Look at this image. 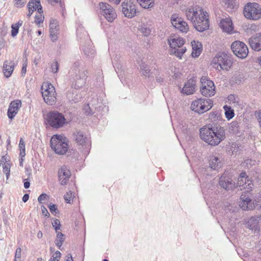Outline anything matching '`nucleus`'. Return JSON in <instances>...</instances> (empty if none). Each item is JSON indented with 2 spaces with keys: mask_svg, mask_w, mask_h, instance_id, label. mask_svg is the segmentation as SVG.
<instances>
[{
  "mask_svg": "<svg viewBox=\"0 0 261 261\" xmlns=\"http://www.w3.org/2000/svg\"><path fill=\"white\" fill-rule=\"evenodd\" d=\"M184 13L187 20L198 32H202L209 28L208 13L201 6H191L184 11Z\"/></svg>",
  "mask_w": 261,
  "mask_h": 261,
  "instance_id": "obj_1",
  "label": "nucleus"
},
{
  "mask_svg": "<svg viewBox=\"0 0 261 261\" xmlns=\"http://www.w3.org/2000/svg\"><path fill=\"white\" fill-rule=\"evenodd\" d=\"M200 139L208 145L216 146L226 138V133L224 127L220 126L203 127L199 130Z\"/></svg>",
  "mask_w": 261,
  "mask_h": 261,
  "instance_id": "obj_2",
  "label": "nucleus"
},
{
  "mask_svg": "<svg viewBox=\"0 0 261 261\" xmlns=\"http://www.w3.org/2000/svg\"><path fill=\"white\" fill-rule=\"evenodd\" d=\"M44 122L46 124L55 128L62 127L68 122L64 116L57 111H51L44 115Z\"/></svg>",
  "mask_w": 261,
  "mask_h": 261,
  "instance_id": "obj_3",
  "label": "nucleus"
},
{
  "mask_svg": "<svg viewBox=\"0 0 261 261\" xmlns=\"http://www.w3.org/2000/svg\"><path fill=\"white\" fill-rule=\"evenodd\" d=\"M68 139L61 135H54L50 139V146L56 153L64 154L68 150Z\"/></svg>",
  "mask_w": 261,
  "mask_h": 261,
  "instance_id": "obj_4",
  "label": "nucleus"
},
{
  "mask_svg": "<svg viewBox=\"0 0 261 261\" xmlns=\"http://www.w3.org/2000/svg\"><path fill=\"white\" fill-rule=\"evenodd\" d=\"M231 62L228 56L224 53L217 54L213 59L211 65L216 70H228L231 66Z\"/></svg>",
  "mask_w": 261,
  "mask_h": 261,
  "instance_id": "obj_5",
  "label": "nucleus"
},
{
  "mask_svg": "<svg viewBox=\"0 0 261 261\" xmlns=\"http://www.w3.org/2000/svg\"><path fill=\"white\" fill-rule=\"evenodd\" d=\"M243 14L248 20H258L261 18V6L257 3H248L244 7Z\"/></svg>",
  "mask_w": 261,
  "mask_h": 261,
  "instance_id": "obj_6",
  "label": "nucleus"
},
{
  "mask_svg": "<svg viewBox=\"0 0 261 261\" xmlns=\"http://www.w3.org/2000/svg\"><path fill=\"white\" fill-rule=\"evenodd\" d=\"M213 106V101L211 99L197 98L193 101L191 109L198 114H201L209 111Z\"/></svg>",
  "mask_w": 261,
  "mask_h": 261,
  "instance_id": "obj_7",
  "label": "nucleus"
},
{
  "mask_svg": "<svg viewBox=\"0 0 261 261\" xmlns=\"http://www.w3.org/2000/svg\"><path fill=\"white\" fill-rule=\"evenodd\" d=\"M41 93L44 101L53 106L56 101V92L54 86L50 83L44 82L41 87Z\"/></svg>",
  "mask_w": 261,
  "mask_h": 261,
  "instance_id": "obj_8",
  "label": "nucleus"
},
{
  "mask_svg": "<svg viewBox=\"0 0 261 261\" xmlns=\"http://www.w3.org/2000/svg\"><path fill=\"white\" fill-rule=\"evenodd\" d=\"M99 13L108 22H113L117 18V13L115 9L110 4L105 2H100L98 5Z\"/></svg>",
  "mask_w": 261,
  "mask_h": 261,
  "instance_id": "obj_9",
  "label": "nucleus"
},
{
  "mask_svg": "<svg viewBox=\"0 0 261 261\" xmlns=\"http://www.w3.org/2000/svg\"><path fill=\"white\" fill-rule=\"evenodd\" d=\"M201 86L200 91L201 94L205 97H211L215 95V86L214 82L205 76H202L200 79Z\"/></svg>",
  "mask_w": 261,
  "mask_h": 261,
  "instance_id": "obj_10",
  "label": "nucleus"
},
{
  "mask_svg": "<svg viewBox=\"0 0 261 261\" xmlns=\"http://www.w3.org/2000/svg\"><path fill=\"white\" fill-rule=\"evenodd\" d=\"M170 21L172 25L182 33L186 34L190 30V27L188 22L179 14H173L171 16Z\"/></svg>",
  "mask_w": 261,
  "mask_h": 261,
  "instance_id": "obj_11",
  "label": "nucleus"
},
{
  "mask_svg": "<svg viewBox=\"0 0 261 261\" xmlns=\"http://www.w3.org/2000/svg\"><path fill=\"white\" fill-rule=\"evenodd\" d=\"M121 11L125 17L133 18L137 14V5L132 0H125L121 4Z\"/></svg>",
  "mask_w": 261,
  "mask_h": 261,
  "instance_id": "obj_12",
  "label": "nucleus"
},
{
  "mask_svg": "<svg viewBox=\"0 0 261 261\" xmlns=\"http://www.w3.org/2000/svg\"><path fill=\"white\" fill-rule=\"evenodd\" d=\"M231 49L233 54L241 59L246 58L248 54V47L240 41L233 42L231 45Z\"/></svg>",
  "mask_w": 261,
  "mask_h": 261,
  "instance_id": "obj_13",
  "label": "nucleus"
},
{
  "mask_svg": "<svg viewBox=\"0 0 261 261\" xmlns=\"http://www.w3.org/2000/svg\"><path fill=\"white\" fill-rule=\"evenodd\" d=\"M219 25L222 31L227 35H232L237 32L234 30L232 20L229 17L222 18Z\"/></svg>",
  "mask_w": 261,
  "mask_h": 261,
  "instance_id": "obj_14",
  "label": "nucleus"
},
{
  "mask_svg": "<svg viewBox=\"0 0 261 261\" xmlns=\"http://www.w3.org/2000/svg\"><path fill=\"white\" fill-rule=\"evenodd\" d=\"M237 185L239 187H243L247 192L252 191L254 187L252 180H250L245 172H242L240 174L238 178Z\"/></svg>",
  "mask_w": 261,
  "mask_h": 261,
  "instance_id": "obj_15",
  "label": "nucleus"
},
{
  "mask_svg": "<svg viewBox=\"0 0 261 261\" xmlns=\"http://www.w3.org/2000/svg\"><path fill=\"white\" fill-rule=\"evenodd\" d=\"M239 206L243 210H253L254 209V204L253 200L250 197L245 194H242L240 197Z\"/></svg>",
  "mask_w": 261,
  "mask_h": 261,
  "instance_id": "obj_16",
  "label": "nucleus"
},
{
  "mask_svg": "<svg viewBox=\"0 0 261 261\" xmlns=\"http://www.w3.org/2000/svg\"><path fill=\"white\" fill-rule=\"evenodd\" d=\"M70 176L71 172L66 166L63 165L59 169V180L62 185H65L67 183Z\"/></svg>",
  "mask_w": 261,
  "mask_h": 261,
  "instance_id": "obj_17",
  "label": "nucleus"
},
{
  "mask_svg": "<svg viewBox=\"0 0 261 261\" xmlns=\"http://www.w3.org/2000/svg\"><path fill=\"white\" fill-rule=\"evenodd\" d=\"M21 106V102L19 100L13 101L10 103L7 113L9 119H12L16 116Z\"/></svg>",
  "mask_w": 261,
  "mask_h": 261,
  "instance_id": "obj_18",
  "label": "nucleus"
},
{
  "mask_svg": "<svg viewBox=\"0 0 261 261\" xmlns=\"http://www.w3.org/2000/svg\"><path fill=\"white\" fill-rule=\"evenodd\" d=\"M190 44L192 50L191 53L192 57L194 58L198 57L202 51V43L198 40H193L191 41Z\"/></svg>",
  "mask_w": 261,
  "mask_h": 261,
  "instance_id": "obj_19",
  "label": "nucleus"
},
{
  "mask_svg": "<svg viewBox=\"0 0 261 261\" xmlns=\"http://www.w3.org/2000/svg\"><path fill=\"white\" fill-rule=\"evenodd\" d=\"M195 87L196 81L191 79L185 83L181 92L186 95L192 94L195 92Z\"/></svg>",
  "mask_w": 261,
  "mask_h": 261,
  "instance_id": "obj_20",
  "label": "nucleus"
},
{
  "mask_svg": "<svg viewBox=\"0 0 261 261\" xmlns=\"http://www.w3.org/2000/svg\"><path fill=\"white\" fill-rule=\"evenodd\" d=\"M28 7L29 9L28 16H30L35 10H37L39 13L43 12L40 0H30L28 5Z\"/></svg>",
  "mask_w": 261,
  "mask_h": 261,
  "instance_id": "obj_21",
  "label": "nucleus"
},
{
  "mask_svg": "<svg viewBox=\"0 0 261 261\" xmlns=\"http://www.w3.org/2000/svg\"><path fill=\"white\" fill-rule=\"evenodd\" d=\"M168 42L171 48L176 49L182 46L185 44V41L184 38L174 36H171L168 39Z\"/></svg>",
  "mask_w": 261,
  "mask_h": 261,
  "instance_id": "obj_22",
  "label": "nucleus"
},
{
  "mask_svg": "<svg viewBox=\"0 0 261 261\" xmlns=\"http://www.w3.org/2000/svg\"><path fill=\"white\" fill-rule=\"evenodd\" d=\"M251 47L256 51L261 50V33L257 34L249 39Z\"/></svg>",
  "mask_w": 261,
  "mask_h": 261,
  "instance_id": "obj_23",
  "label": "nucleus"
},
{
  "mask_svg": "<svg viewBox=\"0 0 261 261\" xmlns=\"http://www.w3.org/2000/svg\"><path fill=\"white\" fill-rule=\"evenodd\" d=\"M246 227L252 230L258 229L259 223L257 216L250 217L245 222Z\"/></svg>",
  "mask_w": 261,
  "mask_h": 261,
  "instance_id": "obj_24",
  "label": "nucleus"
},
{
  "mask_svg": "<svg viewBox=\"0 0 261 261\" xmlns=\"http://www.w3.org/2000/svg\"><path fill=\"white\" fill-rule=\"evenodd\" d=\"M74 137L77 143L83 145L87 141V137L84 133L80 130H76L74 133Z\"/></svg>",
  "mask_w": 261,
  "mask_h": 261,
  "instance_id": "obj_25",
  "label": "nucleus"
},
{
  "mask_svg": "<svg viewBox=\"0 0 261 261\" xmlns=\"http://www.w3.org/2000/svg\"><path fill=\"white\" fill-rule=\"evenodd\" d=\"M220 185L223 188L226 190L232 189L234 187V184L230 179L226 178L224 177H221L219 181Z\"/></svg>",
  "mask_w": 261,
  "mask_h": 261,
  "instance_id": "obj_26",
  "label": "nucleus"
},
{
  "mask_svg": "<svg viewBox=\"0 0 261 261\" xmlns=\"http://www.w3.org/2000/svg\"><path fill=\"white\" fill-rule=\"evenodd\" d=\"M14 69L13 64L11 62L6 61L4 63L3 72L6 77H9L12 74Z\"/></svg>",
  "mask_w": 261,
  "mask_h": 261,
  "instance_id": "obj_27",
  "label": "nucleus"
},
{
  "mask_svg": "<svg viewBox=\"0 0 261 261\" xmlns=\"http://www.w3.org/2000/svg\"><path fill=\"white\" fill-rule=\"evenodd\" d=\"M210 167L214 170H217L221 167L220 159L216 156H212L210 160Z\"/></svg>",
  "mask_w": 261,
  "mask_h": 261,
  "instance_id": "obj_28",
  "label": "nucleus"
},
{
  "mask_svg": "<svg viewBox=\"0 0 261 261\" xmlns=\"http://www.w3.org/2000/svg\"><path fill=\"white\" fill-rule=\"evenodd\" d=\"M220 3L229 9H232L238 7L237 0H220Z\"/></svg>",
  "mask_w": 261,
  "mask_h": 261,
  "instance_id": "obj_29",
  "label": "nucleus"
},
{
  "mask_svg": "<svg viewBox=\"0 0 261 261\" xmlns=\"http://www.w3.org/2000/svg\"><path fill=\"white\" fill-rule=\"evenodd\" d=\"M139 5L143 8L149 9L153 7L154 0H136Z\"/></svg>",
  "mask_w": 261,
  "mask_h": 261,
  "instance_id": "obj_30",
  "label": "nucleus"
},
{
  "mask_svg": "<svg viewBox=\"0 0 261 261\" xmlns=\"http://www.w3.org/2000/svg\"><path fill=\"white\" fill-rule=\"evenodd\" d=\"M139 31L145 36H149L151 33V29L147 24L142 23L139 25Z\"/></svg>",
  "mask_w": 261,
  "mask_h": 261,
  "instance_id": "obj_31",
  "label": "nucleus"
},
{
  "mask_svg": "<svg viewBox=\"0 0 261 261\" xmlns=\"http://www.w3.org/2000/svg\"><path fill=\"white\" fill-rule=\"evenodd\" d=\"M22 20H19L17 23L12 24L11 25V36L13 37H15L16 36L17 34L18 33L19 29L20 27H21L22 24Z\"/></svg>",
  "mask_w": 261,
  "mask_h": 261,
  "instance_id": "obj_32",
  "label": "nucleus"
},
{
  "mask_svg": "<svg viewBox=\"0 0 261 261\" xmlns=\"http://www.w3.org/2000/svg\"><path fill=\"white\" fill-rule=\"evenodd\" d=\"M225 111V115L227 120H229L232 119L234 115L233 110L230 107L225 105L223 107Z\"/></svg>",
  "mask_w": 261,
  "mask_h": 261,
  "instance_id": "obj_33",
  "label": "nucleus"
},
{
  "mask_svg": "<svg viewBox=\"0 0 261 261\" xmlns=\"http://www.w3.org/2000/svg\"><path fill=\"white\" fill-rule=\"evenodd\" d=\"M56 233L57 237L55 241V243L57 246L60 248L65 240V238L64 234L61 232H57Z\"/></svg>",
  "mask_w": 261,
  "mask_h": 261,
  "instance_id": "obj_34",
  "label": "nucleus"
},
{
  "mask_svg": "<svg viewBox=\"0 0 261 261\" xmlns=\"http://www.w3.org/2000/svg\"><path fill=\"white\" fill-rule=\"evenodd\" d=\"M50 33H55L58 32V23L56 20L52 19L49 24Z\"/></svg>",
  "mask_w": 261,
  "mask_h": 261,
  "instance_id": "obj_35",
  "label": "nucleus"
},
{
  "mask_svg": "<svg viewBox=\"0 0 261 261\" xmlns=\"http://www.w3.org/2000/svg\"><path fill=\"white\" fill-rule=\"evenodd\" d=\"M86 77V75L84 72L82 71L79 72V75L76 76V80H79V81L77 82V87H79L85 84Z\"/></svg>",
  "mask_w": 261,
  "mask_h": 261,
  "instance_id": "obj_36",
  "label": "nucleus"
},
{
  "mask_svg": "<svg viewBox=\"0 0 261 261\" xmlns=\"http://www.w3.org/2000/svg\"><path fill=\"white\" fill-rule=\"evenodd\" d=\"M141 73L146 77H149L151 72L148 67L146 65H142L140 67Z\"/></svg>",
  "mask_w": 261,
  "mask_h": 261,
  "instance_id": "obj_37",
  "label": "nucleus"
},
{
  "mask_svg": "<svg viewBox=\"0 0 261 261\" xmlns=\"http://www.w3.org/2000/svg\"><path fill=\"white\" fill-rule=\"evenodd\" d=\"M187 49L186 47H184L180 49H177L174 52V55L179 59H182L183 55L187 51Z\"/></svg>",
  "mask_w": 261,
  "mask_h": 261,
  "instance_id": "obj_38",
  "label": "nucleus"
},
{
  "mask_svg": "<svg viewBox=\"0 0 261 261\" xmlns=\"http://www.w3.org/2000/svg\"><path fill=\"white\" fill-rule=\"evenodd\" d=\"M221 118V115L218 112H213L210 114L209 119L212 122H216Z\"/></svg>",
  "mask_w": 261,
  "mask_h": 261,
  "instance_id": "obj_39",
  "label": "nucleus"
},
{
  "mask_svg": "<svg viewBox=\"0 0 261 261\" xmlns=\"http://www.w3.org/2000/svg\"><path fill=\"white\" fill-rule=\"evenodd\" d=\"M238 98L233 95H230L227 97V102L233 107L237 106L238 103Z\"/></svg>",
  "mask_w": 261,
  "mask_h": 261,
  "instance_id": "obj_40",
  "label": "nucleus"
},
{
  "mask_svg": "<svg viewBox=\"0 0 261 261\" xmlns=\"http://www.w3.org/2000/svg\"><path fill=\"white\" fill-rule=\"evenodd\" d=\"M3 167V171L8 177L10 174V164L8 162H5L4 164H2Z\"/></svg>",
  "mask_w": 261,
  "mask_h": 261,
  "instance_id": "obj_41",
  "label": "nucleus"
},
{
  "mask_svg": "<svg viewBox=\"0 0 261 261\" xmlns=\"http://www.w3.org/2000/svg\"><path fill=\"white\" fill-rule=\"evenodd\" d=\"M19 147L20 149V154L21 156H24L25 154V144L24 142L22 139L20 140Z\"/></svg>",
  "mask_w": 261,
  "mask_h": 261,
  "instance_id": "obj_42",
  "label": "nucleus"
},
{
  "mask_svg": "<svg viewBox=\"0 0 261 261\" xmlns=\"http://www.w3.org/2000/svg\"><path fill=\"white\" fill-rule=\"evenodd\" d=\"M253 204H254V209L261 208V196L256 197L253 199Z\"/></svg>",
  "mask_w": 261,
  "mask_h": 261,
  "instance_id": "obj_43",
  "label": "nucleus"
},
{
  "mask_svg": "<svg viewBox=\"0 0 261 261\" xmlns=\"http://www.w3.org/2000/svg\"><path fill=\"white\" fill-rule=\"evenodd\" d=\"M61 257V254L60 251H57L53 254L49 261H60Z\"/></svg>",
  "mask_w": 261,
  "mask_h": 261,
  "instance_id": "obj_44",
  "label": "nucleus"
},
{
  "mask_svg": "<svg viewBox=\"0 0 261 261\" xmlns=\"http://www.w3.org/2000/svg\"><path fill=\"white\" fill-rule=\"evenodd\" d=\"M52 225L56 230V232H58V230L60 229L61 223L58 219H55L52 222Z\"/></svg>",
  "mask_w": 261,
  "mask_h": 261,
  "instance_id": "obj_45",
  "label": "nucleus"
},
{
  "mask_svg": "<svg viewBox=\"0 0 261 261\" xmlns=\"http://www.w3.org/2000/svg\"><path fill=\"white\" fill-rule=\"evenodd\" d=\"M238 151V146L236 143H232L230 145V149L228 150L231 154H233Z\"/></svg>",
  "mask_w": 261,
  "mask_h": 261,
  "instance_id": "obj_46",
  "label": "nucleus"
},
{
  "mask_svg": "<svg viewBox=\"0 0 261 261\" xmlns=\"http://www.w3.org/2000/svg\"><path fill=\"white\" fill-rule=\"evenodd\" d=\"M43 20L44 16L41 14V13H39V15H36L35 21L37 25H39L41 23H42Z\"/></svg>",
  "mask_w": 261,
  "mask_h": 261,
  "instance_id": "obj_47",
  "label": "nucleus"
},
{
  "mask_svg": "<svg viewBox=\"0 0 261 261\" xmlns=\"http://www.w3.org/2000/svg\"><path fill=\"white\" fill-rule=\"evenodd\" d=\"M21 252V249L20 248H18L16 249L15 255V261H20Z\"/></svg>",
  "mask_w": 261,
  "mask_h": 261,
  "instance_id": "obj_48",
  "label": "nucleus"
},
{
  "mask_svg": "<svg viewBox=\"0 0 261 261\" xmlns=\"http://www.w3.org/2000/svg\"><path fill=\"white\" fill-rule=\"evenodd\" d=\"M59 66L57 62H53L51 65V70L53 73H57L58 71Z\"/></svg>",
  "mask_w": 261,
  "mask_h": 261,
  "instance_id": "obj_49",
  "label": "nucleus"
},
{
  "mask_svg": "<svg viewBox=\"0 0 261 261\" xmlns=\"http://www.w3.org/2000/svg\"><path fill=\"white\" fill-rule=\"evenodd\" d=\"M72 198V193L70 192H67L64 195V199L67 203H70Z\"/></svg>",
  "mask_w": 261,
  "mask_h": 261,
  "instance_id": "obj_50",
  "label": "nucleus"
},
{
  "mask_svg": "<svg viewBox=\"0 0 261 261\" xmlns=\"http://www.w3.org/2000/svg\"><path fill=\"white\" fill-rule=\"evenodd\" d=\"M15 6L17 7H22L26 3L25 0H15Z\"/></svg>",
  "mask_w": 261,
  "mask_h": 261,
  "instance_id": "obj_51",
  "label": "nucleus"
},
{
  "mask_svg": "<svg viewBox=\"0 0 261 261\" xmlns=\"http://www.w3.org/2000/svg\"><path fill=\"white\" fill-rule=\"evenodd\" d=\"M48 198V196H47V195L45 193H43V194H41L38 198V201L40 202V203H42V202L47 199Z\"/></svg>",
  "mask_w": 261,
  "mask_h": 261,
  "instance_id": "obj_52",
  "label": "nucleus"
},
{
  "mask_svg": "<svg viewBox=\"0 0 261 261\" xmlns=\"http://www.w3.org/2000/svg\"><path fill=\"white\" fill-rule=\"evenodd\" d=\"M49 209L50 211V212L54 214H56V210H57V206L55 204H50L48 206Z\"/></svg>",
  "mask_w": 261,
  "mask_h": 261,
  "instance_id": "obj_53",
  "label": "nucleus"
},
{
  "mask_svg": "<svg viewBox=\"0 0 261 261\" xmlns=\"http://www.w3.org/2000/svg\"><path fill=\"white\" fill-rule=\"evenodd\" d=\"M41 208L43 215H44L45 216L48 217L49 216V214L46 208L44 206H42Z\"/></svg>",
  "mask_w": 261,
  "mask_h": 261,
  "instance_id": "obj_54",
  "label": "nucleus"
},
{
  "mask_svg": "<svg viewBox=\"0 0 261 261\" xmlns=\"http://www.w3.org/2000/svg\"><path fill=\"white\" fill-rule=\"evenodd\" d=\"M27 60L23 63L21 73L22 74H25L27 72Z\"/></svg>",
  "mask_w": 261,
  "mask_h": 261,
  "instance_id": "obj_55",
  "label": "nucleus"
},
{
  "mask_svg": "<svg viewBox=\"0 0 261 261\" xmlns=\"http://www.w3.org/2000/svg\"><path fill=\"white\" fill-rule=\"evenodd\" d=\"M58 33H50L51 39L53 41H55L57 40L58 38Z\"/></svg>",
  "mask_w": 261,
  "mask_h": 261,
  "instance_id": "obj_56",
  "label": "nucleus"
},
{
  "mask_svg": "<svg viewBox=\"0 0 261 261\" xmlns=\"http://www.w3.org/2000/svg\"><path fill=\"white\" fill-rule=\"evenodd\" d=\"M1 164H4L5 162L9 163V159L7 156H2L1 161H0Z\"/></svg>",
  "mask_w": 261,
  "mask_h": 261,
  "instance_id": "obj_57",
  "label": "nucleus"
},
{
  "mask_svg": "<svg viewBox=\"0 0 261 261\" xmlns=\"http://www.w3.org/2000/svg\"><path fill=\"white\" fill-rule=\"evenodd\" d=\"M90 108L89 105L85 106L84 108V110L85 112L86 115H89L91 114V111L90 110Z\"/></svg>",
  "mask_w": 261,
  "mask_h": 261,
  "instance_id": "obj_58",
  "label": "nucleus"
},
{
  "mask_svg": "<svg viewBox=\"0 0 261 261\" xmlns=\"http://www.w3.org/2000/svg\"><path fill=\"white\" fill-rule=\"evenodd\" d=\"M48 1L51 4L53 3L59 4L61 7H62V4L61 0H48Z\"/></svg>",
  "mask_w": 261,
  "mask_h": 261,
  "instance_id": "obj_59",
  "label": "nucleus"
},
{
  "mask_svg": "<svg viewBox=\"0 0 261 261\" xmlns=\"http://www.w3.org/2000/svg\"><path fill=\"white\" fill-rule=\"evenodd\" d=\"M237 127V123L236 122H232L230 124V125L229 127V130L234 132V130L231 129V127Z\"/></svg>",
  "mask_w": 261,
  "mask_h": 261,
  "instance_id": "obj_60",
  "label": "nucleus"
},
{
  "mask_svg": "<svg viewBox=\"0 0 261 261\" xmlns=\"http://www.w3.org/2000/svg\"><path fill=\"white\" fill-rule=\"evenodd\" d=\"M29 198V195L28 194H24L22 197V201L24 202H26Z\"/></svg>",
  "mask_w": 261,
  "mask_h": 261,
  "instance_id": "obj_61",
  "label": "nucleus"
},
{
  "mask_svg": "<svg viewBox=\"0 0 261 261\" xmlns=\"http://www.w3.org/2000/svg\"><path fill=\"white\" fill-rule=\"evenodd\" d=\"M109 1L113 4L118 5L121 2V0H109Z\"/></svg>",
  "mask_w": 261,
  "mask_h": 261,
  "instance_id": "obj_62",
  "label": "nucleus"
},
{
  "mask_svg": "<svg viewBox=\"0 0 261 261\" xmlns=\"http://www.w3.org/2000/svg\"><path fill=\"white\" fill-rule=\"evenodd\" d=\"M30 184L29 181H24V187L25 189L29 188L30 187Z\"/></svg>",
  "mask_w": 261,
  "mask_h": 261,
  "instance_id": "obj_63",
  "label": "nucleus"
},
{
  "mask_svg": "<svg viewBox=\"0 0 261 261\" xmlns=\"http://www.w3.org/2000/svg\"><path fill=\"white\" fill-rule=\"evenodd\" d=\"M66 261H73L72 257L70 254H68L66 256Z\"/></svg>",
  "mask_w": 261,
  "mask_h": 261,
  "instance_id": "obj_64",
  "label": "nucleus"
}]
</instances>
